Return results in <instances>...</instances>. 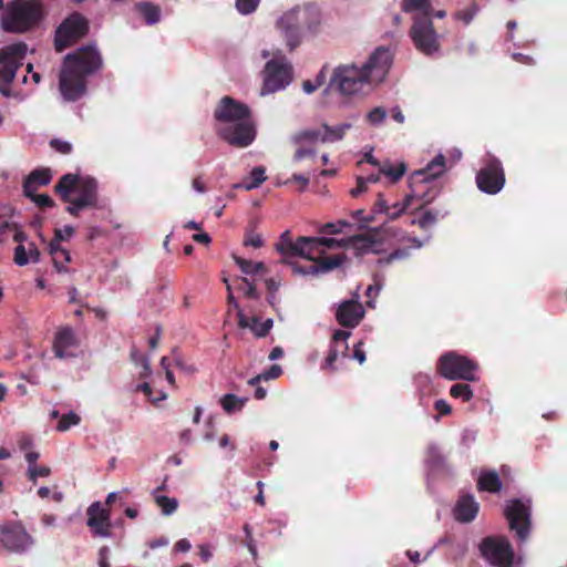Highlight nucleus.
Returning a JSON list of instances; mask_svg holds the SVG:
<instances>
[{
	"label": "nucleus",
	"mask_w": 567,
	"mask_h": 567,
	"mask_svg": "<svg viewBox=\"0 0 567 567\" xmlns=\"http://www.w3.org/2000/svg\"><path fill=\"white\" fill-rule=\"evenodd\" d=\"M103 59L95 44L83 45L64 56L59 90L68 102L80 100L87 89L86 78L100 71Z\"/></svg>",
	"instance_id": "obj_1"
},
{
	"label": "nucleus",
	"mask_w": 567,
	"mask_h": 567,
	"mask_svg": "<svg viewBox=\"0 0 567 567\" xmlns=\"http://www.w3.org/2000/svg\"><path fill=\"white\" fill-rule=\"evenodd\" d=\"M54 193L60 196L63 203L69 204L65 210L78 217L84 208H94L97 206V182L90 176H79L76 174H64L54 186Z\"/></svg>",
	"instance_id": "obj_2"
},
{
	"label": "nucleus",
	"mask_w": 567,
	"mask_h": 567,
	"mask_svg": "<svg viewBox=\"0 0 567 567\" xmlns=\"http://www.w3.org/2000/svg\"><path fill=\"white\" fill-rule=\"evenodd\" d=\"M446 158L443 154L436 155L424 168L415 171L409 178L411 193L402 203L389 206L388 216L391 219L400 217L412 204L414 198L422 199L424 204L431 203L437 195V190L427 187V184L445 172Z\"/></svg>",
	"instance_id": "obj_3"
},
{
	"label": "nucleus",
	"mask_w": 567,
	"mask_h": 567,
	"mask_svg": "<svg viewBox=\"0 0 567 567\" xmlns=\"http://www.w3.org/2000/svg\"><path fill=\"white\" fill-rule=\"evenodd\" d=\"M320 9L315 4L298 6L287 11L277 22L287 47L293 51L300 43L303 33L316 35L321 28Z\"/></svg>",
	"instance_id": "obj_4"
},
{
	"label": "nucleus",
	"mask_w": 567,
	"mask_h": 567,
	"mask_svg": "<svg viewBox=\"0 0 567 567\" xmlns=\"http://www.w3.org/2000/svg\"><path fill=\"white\" fill-rule=\"evenodd\" d=\"M415 11L419 12L413 17L410 38L419 52L432 56L441 49L439 34L431 20L433 7L431 2H426V6L417 8Z\"/></svg>",
	"instance_id": "obj_5"
},
{
	"label": "nucleus",
	"mask_w": 567,
	"mask_h": 567,
	"mask_svg": "<svg viewBox=\"0 0 567 567\" xmlns=\"http://www.w3.org/2000/svg\"><path fill=\"white\" fill-rule=\"evenodd\" d=\"M42 17L38 0H16L11 2L2 18V27L9 32H25L35 27Z\"/></svg>",
	"instance_id": "obj_6"
},
{
	"label": "nucleus",
	"mask_w": 567,
	"mask_h": 567,
	"mask_svg": "<svg viewBox=\"0 0 567 567\" xmlns=\"http://www.w3.org/2000/svg\"><path fill=\"white\" fill-rule=\"evenodd\" d=\"M477 363L456 352L442 354L436 363L437 373L446 380L475 381Z\"/></svg>",
	"instance_id": "obj_7"
},
{
	"label": "nucleus",
	"mask_w": 567,
	"mask_h": 567,
	"mask_svg": "<svg viewBox=\"0 0 567 567\" xmlns=\"http://www.w3.org/2000/svg\"><path fill=\"white\" fill-rule=\"evenodd\" d=\"M371 84L362 68L355 64H342L333 70L329 86L342 95H354Z\"/></svg>",
	"instance_id": "obj_8"
},
{
	"label": "nucleus",
	"mask_w": 567,
	"mask_h": 567,
	"mask_svg": "<svg viewBox=\"0 0 567 567\" xmlns=\"http://www.w3.org/2000/svg\"><path fill=\"white\" fill-rule=\"evenodd\" d=\"M481 555L494 567H512L513 547L505 536H487L480 544Z\"/></svg>",
	"instance_id": "obj_9"
},
{
	"label": "nucleus",
	"mask_w": 567,
	"mask_h": 567,
	"mask_svg": "<svg viewBox=\"0 0 567 567\" xmlns=\"http://www.w3.org/2000/svg\"><path fill=\"white\" fill-rule=\"evenodd\" d=\"M89 31L87 20L80 13L69 16L56 29L54 35V48L62 52L75 41L86 35Z\"/></svg>",
	"instance_id": "obj_10"
},
{
	"label": "nucleus",
	"mask_w": 567,
	"mask_h": 567,
	"mask_svg": "<svg viewBox=\"0 0 567 567\" xmlns=\"http://www.w3.org/2000/svg\"><path fill=\"white\" fill-rule=\"evenodd\" d=\"M477 188L488 195L499 193L505 185V172L496 157H489L484 166L476 173Z\"/></svg>",
	"instance_id": "obj_11"
},
{
	"label": "nucleus",
	"mask_w": 567,
	"mask_h": 567,
	"mask_svg": "<svg viewBox=\"0 0 567 567\" xmlns=\"http://www.w3.org/2000/svg\"><path fill=\"white\" fill-rule=\"evenodd\" d=\"M291 80L292 66L290 63L279 60L268 61L264 70L261 95L285 89Z\"/></svg>",
	"instance_id": "obj_12"
},
{
	"label": "nucleus",
	"mask_w": 567,
	"mask_h": 567,
	"mask_svg": "<svg viewBox=\"0 0 567 567\" xmlns=\"http://www.w3.org/2000/svg\"><path fill=\"white\" fill-rule=\"evenodd\" d=\"M504 515L509 529L515 532L520 542H525L530 530V507L522 499L515 498L507 503Z\"/></svg>",
	"instance_id": "obj_13"
},
{
	"label": "nucleus",
	"mask_w": 567,
	"mask_h": 567,
	"mask_svg": "<svg viewBox=\"0 0 567 567\" xmlns=\"http://www.w3.org/2000/svg\"><path fill=\"white\" fill-rule=\"evenodd\" d=\"M27 44L23 42L6 45L0 49V81L10 84L17 70L23 64L27 54Z\"/></svg>",
	"instance_id": "obj_14"
},
{
	"label": "nucleus",
	"mask_w": 567,
	"mask_h": 567,
	"mask_svg": "<svg viewBox=\"0 0 567 567\" xmlns=\"http://www.w3.org/2000/svg\"><path fill=\"white\" fill-rule=\"evenodd\" d=\"M391 64V51L384 47H379L361 68L368 75L371 84H379L388 75Z\"/></svg>",
	"instance_id": "obj_15"
},
{
	"label": "nucleus",
	"mask_w": 567,
	"mask_h": 567,
	"mask_svg": "<svg viewBox=\"0 0 567 567\" xmlns=\"http://www.w3.org/2000/svg\"><path fill=\"white\" fill-rule=\"evenodd\" d=\"M86 525L94 537H111L113 525L110 508L101 502H93L86 509Z\"/></svg>",
	"instance_id": "obj_16"
},
{
	"label": "nucleus",
	"mask_w": 567,
	"mask_h": 567,
	"mask_svg": "<svg viewBox=\"0 0 567 567\" xmlns=\"http://www.w3.org/2000/svg\"><path fill=\"white\" fill-rule=\"evenodd\" d=\"M214 117L221 123H238L244 120H249V107L233 99L231 96H224L214 111Z\"/></svg>",
	"instance_id": "obj_17"
},
{
	"label": "nucleus",
	"mask_w": 567,
	"mask_h": 567,
	"mask_svg": "<svg viewBox=\"0 0 567 567\" xmlns=\"http://www.w3.org/2000/svg\"><path fill=\"white\" fill-rule=\"evenodd\" d=\"M62 233H66V238H71L75 229L73 226L66 225L64 228H56L54 230V236L49 243L48 249L49 254L52 257V262L54 268L59 272H68L66 265L71 262V255L70 251L61 247V243L64 240L65 237L62 236Z\"/></svg>",
	"instance_id": "obj_18"
},
{
	"label": "nucleus",
	"mask_w": 567,
	"mask_h": 567,
	"mask_svg": "<svg viewBox=\"0 0 567 567\" xmlns=\"http://www.w3.org/2000/svg\"><path fill=\"white\" fill-rule=\"evenodd\" d=\"M218 135L236 147H247L255 140V127L249 120L228 125L218 132Z\"/></svg>",
	"instance_id": "obj_19"
},
{
	"label": "nucleus",
	"mask_w": 567,
	"mask_h": 567,
	"mask_svg": "<svg viewBox=\"0 0 567 567\" xmlns=\"http://www.w3.org/2000/svg\"><path fill=\"white\" fill-rule=\"evenodd\" d=\"M1 542L11 551L21 553L32 544L31 536L19 524H11L1 528Z\"/></svg>",
	"instance_id": "obj_20"
},
{
	"label": "nucleus",
	"mask_w": 567,
	"mask_h": 567,
	"mask_svg": "<svg viewBox=\"0 0 567 567\" xmlns=\"http://www.w3.org/2000/svg\"><path fill=\"white\" fill-rule=\"evenodd\" d=\"M364 308L355 300L341 302L336 312L338 323L344 328H354L364 317Z\"/></svg>",
	"instance_id": "obj_21"
},
{
	"label": "nucleus",
	"mask_w": 567,
	"mask_h": 567,
	"mask_svg": "<svg viewBox=\"0 0 567 567\" xmlns=\"http://www.w3.org/2000/svg\"><path fill=\"white\" fill-rule=\"evenodd\" d=\"M78 338L71 327L66 326L56 331L53 341V351L55 357L60 359L73 357L71 350L78 348Z\"/></svg>",
	"instance_id": "obj_22"
},
{
	"label": "nucleus",
	"mask_w": 567,
	"mask_h": 567,
	"mask_svg": "<svg viewBox=\"0 0 567 567\" xmlns=\"http://www.w3.org/2000/svg\"><path fill=\"white\" fill-rule=\"evenodd\" d=\"M308 237L301 236L296 241L291 239L290 231L286 230L281 236L279 243L276 245L277 250L286 256H299L307 258L310 256V248H308Z\"/></svg>",
	"instance_id": "obj_23"
},
{
	"label": "nucleus",
	"mask_w": 567,
	"mask_h": 567,
	"mask_svg": "<svg viewBox=\"0 0 567 567\" xmlns=\"http://www.w3.org/2000/svg\"><path fill=\"white\" fill-rule=\"evenodd\" d=\"M346 260L344 255H333L316 259V264L308 267L295 266L293 271L302 275H317L319 272H328L340 267Z\"/></svg>",
	"instance_id": "obj_24"
},
{
	"label": "nucleus",
	"mask_w": 567,
	"mask_h": 567,
	"mask_svg": "<svg viewBox=\"0 0 567 567\" xmlns=\"http://www.w3.org/2000/svg\"><path fill=\"white\" fill-rule=\"evenodd\" d=\"M480 509V504L472 494H463L454 507V517L457 522L470 523L474 520Z\"/></svg>",
	"instance_id": "obj_25"
},
{
	"label": "nucleus",
	"mask_w": 567,
	"mask_h": 567,
	"mask_svg": "<svg viewBox=\"0 0 567 567\" xmlns=\"http://www.w3.org/2000/svg\"><path fill=\"white\" fill-rule=\"evenodd\" d=\"M238 326L243 329H249L256 338H265L271 330L274 320L269 318L260 322V318L258 316L248 317L243 312V310H239Z\"/></svg>",
	"instance_id": "obj_26"
},
{
	"label": "nucleus",
	"mask_w": 567,
	"mask_h": 567,
	"mask_svg": "<svg viewBox=\"0 0 567 567\" xmlns=\"http://www.w3.org/2000/svg\"><path fill=\"white\" fill-rule=\"evenodd\" d=\"M52 181V172L48 167L33 169L23 181V195L37 192L39 187L49 185Z\"/></svg>",
	"instance_id": "obj_27"
},
{
	"label": "nucleus",
	"mask_w": 567,
	"mask_h": 567,
	"mask_svg": "<svg viewBox=\"0 0 567 567\" xmlns=\"http://www.w3.org/2000/svg\"><path fill=\"white\" fill-rule=\"evenodd\" d=\"M308 248H310V256H308L309 260H316V255H321L326 251V249H334L346 247V239H336V238H327V237H308Z\"/></svg>",
	"instance_id": "obj_28"
},
{
	"label": "nucleus",
	"mask_w": 567,
	"mask_h": 567,
	"mask_svg": "<svg viewBox=\"0 0 567 567\" xmlns=\"http://www.w3.org/2000/svg\"><path fill=\"white\" fill-rule=\"evenodd\" d=\"M377 244L378 241L370 235H355L346 238V248L353 249L357 257L368 252L379 254L375 248Z\"/></svg>",
	"instance_id": "obj_29"
},
{
	"label": "nucleus",
	"mask_w": 567,
	"mask_h": 567,
	"mask_svg": "<svg viewBox=\"0 0 567 567\" xmlns=\"http://www.w3.org/2000/svg\"><path fill=\"white\" fill-rule=\"evenodd\" d=\"M502 487V481L495 471L482 472L477 480V489L482 492L498 493Z\"/></svg>",
	"instance_id": "obj_30"
},
{
	"label": "nucleus",
	"mask_w": 567,
	"mask_h": 567,
	"mask_svg": "<svg viewBox=\"0 0 567 567\" xmlns=\"http://www.w3.org/2000/svg\"><path fill=\"white\" fill-rule=\"evenodd\" d=\"M266 181V169L262 166H256L250 172L249 176L244 178V181L236 185V187H241L246 190H251L259 187Z\"/></svg>",
	"instance_id": "obj_31"
},
{
	"label": "nucleus",
	"mask_w": 567,
	"mask_h": 567,
	"mask_svg": "<svg viewBox=\"0 0 567 567\" xmlns=\"http://www.w3.org/2000/svg\"><path fill=\"white\" fill-rule=\"evenodd\" d=\"M351 127L350 124H339L337 126H329L328 124H322V143H333L343 138L346 132Z\"/></svg>",
	"instance_id": "obj_32"
},
{
	"label": "nucleus",
	"mask_w": 567,
	"mask_h": 567,
	"mask_svg": "<svg viewBox=\"0 0 567 567\" xmlns=\"http://www.w3.org/2000/svg\"><path fill=\"white\" fill-rule=\"evenodd\" d=\"M136 9L147 24H155L161 19V9L156 4L151 2H140L136 4Z\"/></svg>",
	"instance_id": "obj_33"
},
{
	"label": "nucleus",
	"mask_w": 567,
	"mask_h": 567,
	"mask_svg": "<svg viewBox=\"0 0 567 567\" xmlns=\"http://www.w3.org/2000/svg\"><path fill=\"white\" fill-rule=\"evenodd\" d=\"M234 260L240 270L246 275H255V274H266L267 268L266 265L261 261L254 262L251 260L241 258L239 256H234Z\"/></svg>",
	"instance_id": "obj_34"
},
{
	"label": "nucleus",
	"mask_w": 567,
	"mask_h": 567,
	"mask_svg": "<svg viewBox=\"0 0 567 567\" xmlns=\"http://www.w3.org/2000/svg\"><path fill=\"white\" fill-rule=\"evenodd\" d=\"M405 172L406 165L404 163H399L396 166L386 163L380 166V173L389 177L392 183H396L399 179H401Z\"/></svg>",
	"instance_id": "obj_35"
},
{
	"label": "nucleus",
	"mask_w": 567,
	"mask_h": 567,
	"mask_svg": "<svg viewBox=\"0 0 567 567\" xmlns=\"http://www.w3.org/2000/svg\"><path fill=\"white\" fill-rule=\"evenodd\" d=\"M322 128H309L297 132L292 135L291 140L295 144H300L303 141L322 142Z\"/></svg>",
	"instance_id": "obj_36"
},
{
	"label": "nucleus",
	"mask_w": 567,
	"mask_h": 567,
	"mask_svg": "<svg viewBox=\"0 0 567 567\" xmlns=\"http://www.w3.org/2000/svg\"><path fill=\"white\" fill-rule=\"evenodd\" d=\"M450 395L461 399L463 402H468L473 398V390L467 383H455L450 389Z\"/></svg>",
	"instance_id": "obj_37"
},
{
	"label": "nucleus",
	"mask_w": 567,
	"mask_h": 567,
	"mask_svg": "<svg viewBox=\"0 0 567 567\" xmlns=\"http://www.w3.org/2000/svg\"><path fill=\"white\" fill-rule=\"evenodd\" d=\"M437 220L436 215L432 210H424L420 217H414L410 220V225H417L421 229L427 230Z\"/></svg>",
	"instance_id": "obj_38"
},
{
	"label": "nucleus",
	"mask_w": 567,
	"mask_h": 567,
	"mask_svg": "<svg viewBox=\"0 0 567 567\" xmlns=\"http://www.w3.org/2000/svg\"><path fill=\"white\" fill-rule=\"evenodd\" d=\"M281 373H282L281 367L278 364H274L268 370H266L262 373L248 380V384L257 385V384H259V382L261 380H265V381L274 380V379H277L278 377H280Z\"/></svg>",
	"instance_id": "obj_39"
},
{
	"label": "nucleus",
	"mask_w": 567,
	"mask_h": 567,
	"mask_svg": "<svg viewBox=\"0 0 567 567\" xmlns=\"http://www.w3.org/2000/svg\"><path fill=\"white\" fill-rule=\"evenodd\" d=\"M426 463L433 468H443L445 457L437 446H430L426 452Z\"/></svg>",
	"instance_id": "obj_40"
},
{
	"label": "nucleus",
	"mask_w": 567,
	"mask_h": 567,
	"mask_svg": "<svg viewBox=\"0 0 567 567\" xmlns=\"http://www.w3.org/2000/svg\"><path fill=\"white\" fill-rule=\"evenodd\" d=\"M155 503L157 504L158 507H161L162 513L164 515L173 514L177 509V506H178V502L176 498L164 496V495L155 496Z\"/></svg>",
	"instance_id": "obj_41"
},
{
	"label": "nucleus",
	"mask_w": 567,
	"mask_h": 567,
	"mask_svg": "<svg viewBox=\"0 0 567 567\" xmlns=\"http://www.w3.org/2000/svg\"><path fill=\"white\" fill-rule=\"evenodd\" d=\"M30 198L39 208H52L55 203L54 200L47 194H37V192L31 190L30 195H24Z\"/></svg>",
	"instance_id": "obj_42"
},
{
	"label": "nucleus",
	"mask_w": 567,
	"mask_h": 567,
	"mask_svg": "<svg viewBox=\"0 0 567 567\" xmlns=\"http://www.w3.org/2000/svg\"><path fill=\"white\" fill-rule=\"evenodd\" d=\"M350 334L351 333L349 331H344V330H337L332 334L333 346L341 348V354L343 357L348 355L349 347L347 343V339L350 337Z\"/></svg>",
	"instance_id": "obj_43"
},
{
	"label": "nucleus",
	"mask_w": 567,
	"mask_h": 567,
	"mask_svg": "<svg viewBox=\"0 0 567 567\" xmlns=\"http://www.w3.org/2000/svg\"><path fill=\"white\" fill-rule=\"evenodd\" d=\"M81 421L80 416L74 412L63 414L56 425V430L60 432L68 431L72 425L79 424Z\"/></svg>",
	"instance_id": "obj_44"
},
{
	"label": "nucleus",
	"mask_w": 567,
	"mask_h": 567,
	"mask_svg": "<svg viewBox=\"0 0 567 567\" xmlns=\"http://www.w3.org/2000/svg\"><path fill=\"white\" fill-rule=\"evenodd\" d=\"M478 11V6L475 2H472L468 7L458 10L455 13V18L457 20L463 21L465 24H468L474 19L475 14Z\"/></svg>",
	"instance_id": "obj_45"
},
{
	"label": "nucleus",
	"mask_w": 567,
	"mask_h": 567,
	"mask_svg": "<svg viewBox=\"0 0 567 567\" xmlns=\"http://www.w3.org/2000/svg\"><path fill=\"white\" fill-rule=\"evenodd\" d=\"M351 227V224L344 219H340L336 223H327L320 227V233L322 234H340L343 228Z\"/></svg>",
	"instance_id": "obj_46"
},
{
	"label": "nucleus",
	"mask_w": 567,
	"mask_h": 567,
	"mask_svg": "<svg viewBox=\"0 0 567 567\" xmlns=\"http://www.w3.org/2000/svg\"><path fill=\"white\" fill-rule=\"evenodd\" d=\"M0 229L4 233L6 230H12L13 231V240L16 243H19V245H22L23 241L28 239V235L21 230L16 224H11L7 220H4L0 225Z\"/></svg>",
	"instance_id": "obj_47"
},
{
	"label": "nucleus",
	"mask_w": 567,
	"mask_h": 567,
	"mask_svg": "<svg viewBox=\"0 0 567 567\" xmlns=\"http://www.w3.org/2000/svg\"><path fill=\"white\" fill-rule=\"evenodd\" d=\"M410 256V249L409 248H398L394 251H392L390 255H388L384 258H380L378 260L379 265H390L394 260H402Z\"/></svg>",
	"instance_id": "obj_48"
},
{
	"label": "nucleus",
	"mask_w": 567,
	"mask_h": 567,
	"mask_svg": "<svg viewBox=\"0 0 567 567\" xmlns=\"http://www.w3.org/2000/svg\"><path fill=\"white\" fill-rule=\"evenodd\" d=\"M245 403V400H240L238 396H236L235 394H225L221 399H220V404L223 406V409L230 413L235 410V408L237 406V404H239V408H241Z\"/></svg>",
	"instance_id": "obj_49"
},
{
	"label": "nucleus",
	"mask_w": 567,
	"mask_h": 567,
	"mask_svg": "<svg viewBox=\"0 0 567 567\" xmlns=\"http://www.w3.org/2000/svg\"><path fill=\"white\" fill-rule=\"evenodd\" d=\"M238 290L243 291L244 295L249 299H259V293L257 292L255 285L247 278H240Z\"/></svg>",
	"instance_id": "obj_50"
},
{
	"label": "nucleus",
	"mask_w": 567,
	"mask_h": 567,
	"mask_svg": "<svg viewBox=\"0 0 567 567\" xmlns=\"http://www.w3.org/2000/svg\"><path fill=\"white\" fill-rule=\"evenodd\" d=\"M339 353H341V348L337 346H332L326 357L324 362L322 363L321 368L323 370H330L336 371L334 362L337 361Z\"/></svg>",
	"instance_id": "obj_51"
},
{
	"label": "nucleus",
	"mask_w": 567,
	"mask_h": 567,
	"mask_svg": "<svg viewBox=\"0 0 567 567\" xmlns=\"http://www.w3.org/2000/svg\"><path fill=\"white\" fill-rule=\"evenodd\" d=\"M260 0H236V9L241 14H250L257 10Z\"/></svg>",
	"instance_id": "obj_52"
},
{
	"label": "nucleus",
	"mask_w": 567,
	"mask_h": 567,
	"mask_svg": "<svg viewBox=\"0 0 567 567\" xmlns=\"http://www.w3.org/2000/svg\"><path fill=\"white\" fill-rule=\"evenodd\" d=\"M385 117H386V111H385V109H383L381 106H377V107L372 109L367 114V120L372 125H379V124L383 123Z\"/></svg>",
	"instance_id": "obj_53"
},
{
	"label": "nucleus",
	"mask_w": 567,
	"mask_h": 567,
	"mask_svg": "<svg viewBox=\"0 0 567 567\" xmlns=\"http://www.w3.org/2000/svg\"><path fill=\"white\" fill-rule=\"evenodd\" d=\"M130 357L135 364H141L144 368L145 375L151 372L148 359L143 355L135 347L132 348Z\"/></svg>",
	"instance_id": "obj_54"
},
{
	"label": "nucleus",
	"mask_w": 567,
	"mask_h": 567,
	"mask_svg": "<svg viewBox=\"0 0 567 567\" xmlns=\"http://www.w3.org/2000/svg\"><path fill=\"white\" fill-rule=\"evenodd\" d=\"M29 478L35 483L38 477H47L51 474V470L48 466H29L28 468Z\"/></svg>",
	"instance_id": "obj_55"
},
{
	"label": "nucleus",
	"mask_w": 567,
	"mask_h": 567,
	"mask_svg": "<svg viewBox=\"0 0 567 567\" xmlns=\"http://www.w3.org/2000/svg\"><path fill=\"white\" fill-rule=\"evenodd\" d=\"M50 146L54 151H56L63 155H68L72 152V145L69 142L60 140V138H52L50 141Z\"/></svg>",
	"instance_id": "obj_56"
},
{
	"label": "nucleus",
	"mask_w": 567,
	"mask_h": 567,
	"mask_svg": "<svg viewBox=\"0 0 567 567\" xmlns=\"http://www.w3.org/2000/svg\"><path fill=\"white\" fill-rule=\"evenodd\" d=\"M29 254L23 245H18L14 248V262L18 266H25L29 264Z\"/></svg>",
	"instance_id": "obj_57"
},
{
	"label": "nucleus",
	"mask_w": 567,
	"mask_h": 567,
	"mask_svg": "<svg viewBox=\"0 0 567 567\" xmlns=\"http://www.w3.org/2000/svg\"><path fill=\"white\" fill-rule=\"evenodd\" d=\"M245 246H251L254 248H260L264 245L262 238L259 234L249 231L246 234L244 239Z\"/></svg>",
	"instance_id": "obj_58"
},
{
	"label": "nucleus",
	"mask_w": 567,
	"mask_h": 567,
	"mask_svg": "<svg viewBox=\"0 0 567 567\" xmlns=\"http://www.w3.org/2000/svg\"><path fill=\"white\" fill-rule=\"evenodd\" d=\"M426 2H431V0H403L402 10L404 12H414L417 8L426 6Z\"/></svg>",
	"instance_id": "obj_59"
},
{
	"label": "nucleus",
	"mask_w": 567,
	"mask_h": 567,
	"mask_svg": "<svg viewBox=\"0 0 567 567\" xmlns=\"http://www.w3.org/2000/svg\"><path fill=\"white\" fill-rule=\"evenodd\" d=\"M109 554L110 549L107 546H103L99 550V567H111L110 560H109Z\"/></svg>",
	"instance_id": "obj_60"
},
{
	"label": "nucleus",
	"mask_w": 567,
	"mask_h": 567,
	"mask_svg": "<svg viewBox=\"0 0 567 567\" xmlns=\"http://www.w3.org/2000/svg\"><path fill=\"white\" fill-rule=\"evenodd\" d=\"M434 409L441 415H449L452 412L451 405L445 400H443V399L436 400L434 402Z\"/></svg>",
	"instance_id": "obj_61"
},
{
	"label": "nucleus",
	"mask_w": 567,
	"mask_h": 567,
	"mask_svg": "<svg viewBox=\"0 0 567 567\" xmlns=\"http://www.w3.org/2000/svg\"><path fill=\"white\" fill-rule=\"evenodd\" d=\"M373 212L374 213H384V214H389V205L386 204L385 199L383 198V195L382 194H379L378 195V199L377 202L374 203V208H373Z\"/></svg>",
	"instance_id": "obj_62"
},
{
	"label": "nucleus",
	"mask_w": 567,
	"mask_h": 567,
	"mask_svg": "<svg viewBox=\"0 0 567 567\" xmlns=\"http://www.w3.org/2000/svg\"><path fill=\"white\" fill-rule=\"evenodd\" d=\"M367 190V179L364 177L357 178V187L350 190L352 197H358Z\"/></svg>",
	"instance_id": "obj_63"
},
{
	"label": "nucleus",
	"mask_w": 567,
	"mask_h": 567,
	"mask_svg": "<svg viewBox=\"0 0 567 567\" xmlns=\"http://www.w3.org/2000/svg\"><path fill=\"white\" fill-rule=\"evenodd\" d=\"M198 555L204 563L209 561L210 558L213 557L210 546L207 544L199 545L198 546Z\"/></svg>",
	"instance_id": "obj_64"
}]
</instances>
